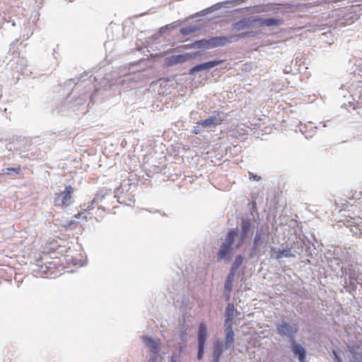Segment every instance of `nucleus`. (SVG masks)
<instances>
[{
    "instance_id": "1",
    "label": "nucleus",
    "mask_w": 362,
    "mask_h": 362,
    "mask_svg": "<svg viewBox=\"0 0 362 362\" xmlns=\"http://www.w3.org/2000/svg\"><path fill=\"white\" fill-rule=\"evenodd\" d=\"M74 190L71 187H67L64 190L57 194L55 203L57 205H69L72 199Z\"/></svg>"
},
{
    "instance_id": "2",
    "label": "nucleus",
    "mask_w": 362,
    "mask_h": 362,
    "mask_svg": "<svg viewBox=\"0 0 362 362\" xmlns=\"http://www.w3.org/2000/svg\"><path fill=\"white\" fill-rule=\"evenodd\" d=\"M294 355L297 356L299 360L304 362L305 351L304 349L299 345H295L293 348Z\"/></svg>"
},
{
    "instance_id": "3",
    "label": "nucleus",
    "mask_w": 362,
    "mask_h": 362,
    "mask_svg": "<svg viewBox=\"0 0 362 362\" xmlns=\"http://www.w3.org/2000/svg\"><path fill=\"white\" fill-rule=\"evenodd\" d=\"M206 337V329L204 327H201L199 334V345H201V350H202V345H204V340Z\"/></svg>"
},
{
    "instance_id": "4",
    "label": "nucleus",
    "mask_w": 362,
    "mask_h": 362,
    "mask_svg": "<svg viewBox=\"0 0 362 362\" xmlns=\"http://www.w3.org/2000/svg\"><path fill=\"white\" fill-rule=\"evenodd\" d=\"M233 337H234L233 331L232 328L230 327L228 329V332L226 334V341L229 344H231L233 341Z\"/></svg>"
},
{
    "instance_id": "5",
    "label": "nucleus",
    "mask_w": 362,
    "mask_h": 362,
    "mask_svg": "<svg viewBox=\"0 0 362 362\" xmlns=\"http://www.w3.org/2000/svg\"><path fill=\"white\" fill-rule=\"evenodd\" d=\"M189 57H190V56L188 55V54L187 55H185V56L184 55H179V56L176 57L175 60L176 62H182L188 59Z\"/></svg>"
},
{
    "instance_id": "6",
    "label": "nucleus",
    "mask_w": 362,
    "mask_h": 362,
    "mask_svg": "<svg viewBox=\"0 0 362 362\" xmlns=\"http://www.w3.org/2000/svg\"><path fill=\"white\" fill-rule=\"evenodd\" d=\"M234 311V306L233 305H230L227 308V314L230 316V317H232L233 313Z\"/></svg>"
},
{
    "instance_id": "7",
    "label": "nucleus",
    "mask_w": 362,
    "mask_h": 362,
    "mask_svg": "<svg viewBox=\"0 0 362 362\" xmlns=\"http://www.w3.org/2000/svg\"><path fill=\"white\" fill-rule=\"evenodd\" d=\"M227 252H228V249H226V250H223L220 251V252H219V257H220L221 258H223Z\"/></svg>"
},
{
    "instance_id": "8",
    "label": "nucleus",
    "mask_w": 362,
    "mask_h": 362,
    "mask_svg": "<svg viewBox=\"0 0 362 362\" xmlns=\"http://www.w3.org/2000/svg\"><path fill=\"white\" fill-rule=\"evenodd\" d=\"M203 350H204V345H202V350H201V345H199V354H198L199 358H201L202 357Z\"/></svg>"
},
{
    "instance_id": "9",
    "label": "nucleus",
    "mask_w": 362,
    "mask_h": 362,
    "mask_svg": "<svg viewBox=\"0 0 362 362\" xmlns=\"http://www.w3.org/2000/svg\"><path fill=\"white\" fill-rule=\"evenodd\" d=\"M211 120L206 119V120H205V121L202 122V125L204 126V127H206L209 124H211Z\"/></svg>"
},
{
    "instance_id": "10",
    "label": "nucleus",
    "mask_w": 362,
    "mask_h": 362,
    "mask_svg": "<svg viewBox=\"0 0 362 362\" xmlns=\"http://www.w3.org/2000/svg\"><path fill=\"white\" fill-rule=\"evenodd\" d=\"M275 23V21L273 20V19H269L267 21V25H273Z\"/></svg>"
},
{
    "instance_id": "11",
    "label": "nucleus",
    "mask_w": 362,
    "mask_h": 362,
    "mask_svg": "<svg viewBox=\"0 0 362 362\" xmlns=\"http://www.w3.org/2000/svg\"><path fill=\"white\" fill-rule=\"evenodd\" d=\"M7 170H14V169H13V168H8Z\"/></svg>"
}]
</instances>
